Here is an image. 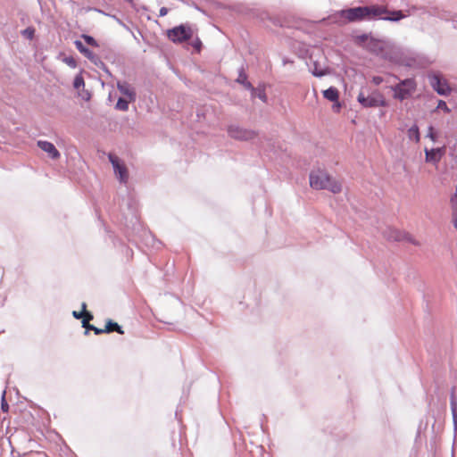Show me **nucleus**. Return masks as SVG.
I'll return each instance as SVG.
<instances>
[{
    "mask_svg": "<svg viewBox=\"0 0 457 457\" xmlns=\"http://www.w3.org/2000/svg\"><path fill=\"white\" fill-rule=\"evenodd\" d=\"M82 54L85 57H87V59H89L91 62H93L94 63H96V62L98 60V57L92 51H90L87 48V50L84 51V53Z\"/></svg>",
    "mask_w": 457,
    "mask_h": 457,
    "instance_id": "nucleus-20",
    "label": "nucleus"
},
{
    "mask_svg": "<svg viewBox=\"0 0 457 457\" xmlns=\"http://www.w3.org/2000/svg\"><path fill=\"white\" fill-rule=\"evenodd\" d=\"M417 84L413 79H406L400 81L391 89L394 91V97L398 100H404L410 97L416 91Z\"/></svg>",
    "mask_w": 457,
    "mask_h": 457,
    "instance_id": "nucleus-4",
    "label": "nucleus"
},
{
    "mask_svg": "<svg viewBox=\"0 0 457 457\" xmlns=\"http://www.w3.org/2000/svg\"><path fill=\"white\" fill-rule=\"evenodd\" d=\"M93 328H95L94 325H91V324H88L87 327H86V334H87V330H93Z\"/></svg>",
    "mask_w": 457,
    "mask_h": 457,
    "instance_id": "nucleus-39",
    "label": "nucleus"
},
{
    "mask_svg": "<svg viewBox=\"0 0 457 457\" xmlns=\"http://www.w3.org/2000/svg\"><path fill=\"white\" fill-rule=\"evenodd\" d=\"M358 102L365 108L386 106V100L382 93L378 90L373 91L370 95L365 96L361 91L357 97Z\"/></svg>",
    "mask_w": 457,
    "mask_h": 457,
    "instance_id": "nucleus-5",
    "label": "nucleus"
},
{
    "mask_svg": "<svg viewBox=\"0 0 457 457\" xmlns=\"http://www.w3.org/2000/svg\"><path fill=\"white\" fill-rule=\"evenodd\" d=\"M451 408H452L453 418L455 420L456 419V412H457V403L455 402L453 397H452V400H451Z\"/></svg>",
    "mask_w": 457,
    "mask_h": 457,
    "instance_id": "nucleus-31",
    "label": "nucleus"
},
{
    "mask_svg": "<svg viewBox=\"0 0 457 457\" xmlns=\"http://www.w3.org/2000/svg\"><path fill=\"white\" fill-rule=\"evenodd\" d=\"M93 331L95 332L96 335H101L105 333L104 328H98L96 327L93 328Z\"/></svg>",
    "mask_w": 457,
    "mask_h": 457,
    "instance_id": "nucleus-35",
    "label": "nucleus"
},
{
    "mask_svg": "<svg viewBox=\"0 0 457 457\" xmlns=\"http://www.w3.org/2000/svg\"><path fill=\"white\" fill-rule=\"evenodd\" d=\"M365 10L363 6L349 8L346 10H342L340 12V16L345 19L349 22L361 21L366 20Z\"/></svg>",
    "mask_w": 457,
    "mask_h": 457,
    "instance_id": "nucleus-7",
    "label": "nucleus"
},
{
    "mask_svg": "<svg viewBox=\"0 0 457 457\" xmlns=\"http://www.w3.org/2000/svg\"><path fill=\"white\" fill-rule=\"evenodd\" d=\"M63 62H65L68 66L71 68H75L77 66V62L72 56H67L63 58Z\"/></svg>",
    "mask_w": 457,
    "mask_h": 457,
    "instance_id": "nucleus-26",
    "label": "nucleus"
},
{
    "mask_svg": "<svg viewBox=\"0 0 457 457\" xmlns=\"http://www.w3.org/2000/svg\"><path fill=\"white\" fill-rule=\"evenodd\" d=\"M133 100H129V98H119L116 108L120 111H127L129 109V103Z\"/></svg>",
    "mask_w": 457,
    "mask_h": 457,
    "instance_id": "nucleus-16",
    "label": "nucleus"
},
{
    "mask_svg": "<svg viewBox=\"0 0 457 457\" xmlns=\"http://www.w3.org/2000/svg\"><path fill=\"white\" fill-rule=\"evenodd\" d=\"M334 103H335V104L333 105V108H334L337 112H338V111H339V109H340V107H341V104H340V103H339L338 101H337V102H334Z\"/></svg>",
    "mask_w": 457,
    "mask_h": 457,
    "instance_id": "nucleus-38",
    "label": "nucleus"
},
{
    "mask_svg": "<svg viewBox=\"0 0 457 457\" xmlns=\"http://www.w3.org/2000/svg\"><path fill=\"white\" fill-rule=\"evenodd\" d=\"M85 82L84 79L81 75H77L74 79L73 86L76 89H79L80 87H84Z\"/></svg>",
    "mask_w": 457,
    "mask_h": 457,
    "instance_id": "nucleus-18",
    "label": "nucleus"
},
{
    "mask_svg": "<svg viewBox=\"0 0 457 457\" xmlns=\"http://www.w3.org/2000/svg\"><path fill=\"white\" fill-rule=\"evenodd\" d=\"M108 159L113 167L114 174L117 179L120 180V182L126 184L129 180V175L124 162H122L114 154H109Z\"/></svg>",
    "mask_w": 457,
    "mask_h": 457,
    "instance_id": "nucleus-6",
    "label": "nucleus"
},
{
    "mask_svg": "<svg viewBox=\"0 0 457 457\" xmlns=\"http://www.w3.org/2000/svg\"><path fill=\"white\" fill-rule=\"evenodd\" d=\"M450 203L451 204H457V186H456V189H455L454 195L451 197Z\"/></svg>",
    "mask_w": 457,
    "mask_h": 457,
    "instance_id": "nucleus-36",
    "label": "nucleus"
},
{
    "mask_svg": "<svg viewBox=\"0 0 457 457\" xmlns=\"http://www.w3.org/2000/svg\"><path fill=\"white\" fill-rule=\"evenodd\" d=\"M117 87L119 91L129 100H135V92L133 88L126 82H118Z\"/></svg>",
    "mask_w": 457,
    "mask_h": 457,
    "instance_id": "nucleus-12",
    "label": "nucleus"
},
{
    "mask_svg": "<svg viewBox=\"0 0 457 457\" xmlns=\"http://www.w3.org/2000/svg\"><path fill=\"white\" fill-rule=\"evenodd\" d=\"M312 74L317 77H321L327 74V70L323 68L318 67L316 64L314 65V69L312 70Z\"/></svg>",
    "mask_w": 457,
    "mask_h": 457,
    "instance_id": "nucleus-24",
    "label": "nucleus"
},
{
    "mask_svg": "<svg viewBox=\"0 0 457 457\" xmlns=\"http://www.w3.org/2000/svg\"><path fill=\"white\" fill-rule=\"evenodd\" d=\"M76 48L79 51V53L83 54L87 47L83 45V43L79 40H76L74 42Z\"/></svg>",
    "mask_w": 457,
    "mask_h": 457,
    "instance_id": "nucleus-29",
    "label": "nucleus"
},
{
    "mask_svg": "<svg viewBox=\"0 0 457 457\" xmlns=\"http://www.w3.org/2000/svg\"><path fill=\"white\" fill-rule=\"evenodd\" d=\"M81 37L85 40V42L87 45H89L91 46H94V47H97L98 46V44H97L96 40L93 37L86 35V34H83L81 36Z\"/></svg>",
    "mask_w": 457,
    "mask_h": 457,
    "instance_id": "nucleus-17",
    "label": "nucleus"
},
{
    "mask_svg": "<svg viewBox=\"0 0 457 457\" xmlns=\"http://www.w3.org/2000/svg\"><path fill=\"white\" fill-rule=\"evenodd\" d=\"M310 186L316 190L328 189L333 194H338L342 191L341 182L322 170L311 172Z\"/></svg>",
    "mask_w": 457,
    "mask_h": 457,
    "instance_id": "nucleus-1",
    "label": "nucleus"
},
{
    "mask_svg": "<svg viewBox=\"0 0 457 457\" xmlns=\"http://www.w3.org/2000/svg\"><path fill=\"white\" fill-rule=\"evenodd\" d=\"M193 35V29L187 24L176 26L167 31L168 38L176 44H180L189 40L192 38Z\"/></svg>",
    "mask_w": 457,
    "mask_h": 457,
    "instance_id": "nucleus-3",
    "label": "nucleus"
},
{
    "mask_svg": "<svg viewBox=\"0 0 457 457\" xmlns=\"http://www.w3.org/2000/svg\"><path fill=\"white\" fill-rule=\"evenodd\" d=\"M438 109H442L444 112L449 113L451 112L450 108L447 106L446 103L443 100H439L437 104Z\"/></svg>",
    "mask_w": 457,
    "mask_h": 457,
    "instance_id": "nucleus-27",
    "label": "nucleus"
},
{
    "mask_svg": "<svg viewBox=\"0 0 457 457\" xmlns=\"http://www.w3.org/2000/svg\"><path fill=\"white\" fill-rule=\"evenodd\" d=\"M395 235H392V236H389V238L391 239H394V240H396V241H399V240H402L403 239V237L401 235L400 232L398 231H394L393 232Z\"/></svg>",
    "mask_w": 457,
    "mask_h": 457,
    "instance_id": "nucleus-32",
    "label": "nucleus"
},
{
    "mask_svg": "<svg viewBox=\"0 0 457 457\" xmlns=\"http://www.w3.org/2000/svg\"><path fill=\"white\" fill-rule=\"evenodd\" d=\"M22 34L23 36H25L27 38L29 39H32L34 37V35H35V29L31 27H29L27 29H25L23 31H22Z\"/></svg>",
    "mask_w": 457,
    "mask_h": 457,
    "instance_id": "nucleus-25",
    "label": "nucleus"
},
{
    "mask_svg": "<svg viewBox=\"0 0 457 457\" xmlns=\"http://www.w3.org/2000/svg\"><path fill=\"white\" fill-rule=\"evenodd\" d=\"M427 137H429L433 142L436 141V134L435 133L434 128L432 126H430L428 128V132Z\"/></svg>",
    "mask_w": 457,
    "mask_h": 457,
    "instance_id": "nucleus-28",
    "label": "nucleus"
},
{
    "mask_svg": "<svg viewBox=\"0 0 457 457\" xmlns=\"http://www.w3.org/2000/svg\"><path fill=\"white\" fill-rule=\"evenodd\" d=\"M72 315L75 319H78V320L82 319L83 310L81 312L73 311Z\"/></svg>",
    "mask_w": 457,
    "mask_h": 457,
    "instance_id": "nucleus-34",
    "label": "nucleus"
},
{
    "mask_svg": "<svg viewBox=\"0 0 457 457\" xmlns=\"http://www.w3.org/2000/svg\"><path fill=\"white\" fill-rule=\"evenodd\" d=\"M192 46L197 51V52H200L201 51V47H202V42L201 40L196 37L193 42H192Z\"/></svg>",
    "mask_w": 457,
    "mask_h": 457,
    "instance_id": "nucleus-30",
    "label": "nucleus"
},
{
    "mask_svg": "<svg viewBox=\"0 0 457 457\" xmlns=\"http://www.w3.org/2000/svg\"><path fill=\"white\" fill-rule=\"evenodd\" d=\"M168 13V9L166 7H162L160 9V16H165Z\"/></svg>",
    "mask_w": 457,
    "mask_h": 457,
    "instance_id": "nucleus-37",
    "label": "nucleus"
},
{
    "mask_svg": "<svg viewBox=\"0 0 457 457\" xmlns=\"http://www.w3.org/2000/svg\"><path fill=\"white\" fill-rule=\"evenodd\" d=\"M37 146L44 152H46L48 156L53 160H57L60 158L61 154L59 151L56 149L54 144L45 140L37 141Z\"/></svg>",
    "mask_w": 457,
    "mask_h": 457,
    "instance_id": "nucleus-11",
    "label": "nucleus"
},
{
    "mask_svg": "<svg viewBox=\"0 0 457 457\" xmlns=\"http://www.w3.org/2000/svg\"><path fill=\"white\" fill-rule=\"evenodd\" d=\"M408 137L410 139L414 140L415 142L420 141V130L418 126L413 125L408 129Z\"/></svg>",
    "mask_w": 457,
    "mask_h": 457,
    "instance_id": "nucleus-15",
    "label": "nucleus"
},
{
    "mask_svg": "<svg viewBox=\"0 0 457 457\" xmlns=\"http://www.w3.org/2000/svg\"><path fill=\"white\" fill-rule=\"evenodd\" d=\"M372 82L375 84V85H379L380 83L383 82V79L379 76H374L372 78Z\"/></svg>",
    "mask_w": 457,
    "mask_h": 457,
    "instance_id": "nucleus-33",
    "label": "nucleus"
},
{
    "mask_svg": "<svg viewBox=\"0 0 457 457\" xmlns=\"http://www.w3.org/2000/svg\"><path fill=\"white\" fill-rule=\"evenodd\" d=\"M430 84L439 95L445 96L450 93L449 86L439 75L430 77Z\"/></svg>",
    "mask_w": 457,
    "mask_h": 457,
    "instance_id": "nucleus-10",
    "label": "nucleus"
},
{
    "mask_svg": "<svg viewBox=\"0 0 457 457\" xmlns=\"http://www.w3.org/2000/svg\"><path fill=\"white\" fill-rule=\"evenodd\" d=\"M323 96L331 102H337L339 98V93L337 88L331 87L323 91Z\"/></svg>",
    "mask_w": 457,
    "mask_h": 457,
    "instance_id": "nucleus-13",
    "label": "nucleus"
},
{
    "mask_svg": "<svg viewBox=\"0 0 457 457\" xmlns=\"http://www.w3.org/2000/svg\"><path fill=\"white\" fill-rule=\"evenodd\" d=\"M445 154V146L432 149L425 148V161L429 163L437 164Z\"/></svg>",
    "mask_w": 457,
    "mask_h": 457,
    "instance_id": "nucleus-9",
    "label": "nucleus"
},
{
    "mask_svg": "<svg viewBox=\"0 0 457 457\" xmlns=\"http://www.w3.org/2000/svg\"><path fill=\"white\" fill-rule=\"evenodd\" d=\"M228 133L230 137L237 140H251L256 137V133L253 130L245 129L236 126H230L228 129Z\"/></svg>",
    "mask_w": 457,
    "mask_h": 457,
    "instance_id": "nucleus-8",
    "label": "nucleus"
},
{
    "mask_svg": "<svg viewBox=\"0 0 457 457\" xmlns=\"http://www.w3.org/2000/svg\"><path fill=\"white\" fill-rule=\"evenodd\" d=\"M82 54L85 57H87V59H89L91 62H93L94 63H96V62L98 60V57L92 51H90L87 48V50L84 51V53Z\"/></svg>",
    "mask_w": 457,
    "mask_h": 457,
    "instance_id": "nucleus-19",
    "label": "nucleus"
},
{
    "mask_svg": "<svg viewBox=\"0 0 457 457\" xmlns=\"http://www.w3.org/2000/svg\"><path fill=\"white\" fill-rule=\"evenodd\" d=\"M81 307L83 309L82 320H87V321L92 320L93 315L87 311V304L85 303H83Z\"/></svg>",
    "mask_w": 457,
    "mask_h": 457,
    "instance_id": "nucleus-23",
    "label": "nucleus"
},
{
    "mask_svg": "<svg viewBox=\"0 0 457 457\" xmlns=\"http://www.w3.org/2000/svg\"><path fill=\"white\" fill-rule=\"evenodd\" d=\"M237 81L243 84L247 88H253L251 83L246 81V75L243 72L240 73Z\"/></svg>",
    "mask_w": 457,
    "mask_h": 457,
    "instance_id": "nucleus-22",
    "label": "nucleus"
},
{
    "mask_svg": "<svg viewBox=\"0 0 457 457\" xmlns=\"http://www.w3.org/2000/svg\"><path fill=\"white\" fill-rule=\"evenodd\" d=\"M452 219L454 228L457 229V204H451Z\"/></svg>",
    "mask_w": 457,
    "mask_h": 457,
    "instance_id": "nucleus-21",
    "label": "nucleus"
},
{
    "mask_svg": "<svg viewBox=\"0 0 457 457\" xmlns=\"http://www.w3.org/2000/svg\"><path fill=\"white\" fill-rule=\"evenodd\" d=\"M363 9L365 10L366 20L379 17L386 21H398L410 14L409 12L407 14H404L402 11H388L386 7L383 5L363 6Z\"/></svg>",
    "mask_w": 457,
    "mask_h": 457,
    "instance_id": "nucleus-2",
    "label": "nucleus"
},
{
    "mask_svg": "<svg viewBox=\"0 0 457 457\" xmlns=\"http://www.w3.org/2000/svg\"><path fill=\"white\" fill-rule=\"evenodd\" d=\"M90 324V321H87V320H82V327L86 328V327Z\"/></svg>",
    "mask_w": 457,
    "mask_h": 457,
    "instance_id": "nucleus-41",
    "label": "nucleus"
},
{
    "mask_svg": "<svg viewBox=\"0 0 457 457\" xmlns=\"http://www.w3.org/2000/svg\"><path fill=\"white\" fill-rule=\"evenodd\" d=\"M104 331L105 333H112L115 331L120 335L124 334V331L122 330L121 327L118 323L112 321V320H107L104 327Z\"/></svg>",
    "mask_w": 457,
    "mask_h": 457,
    "instance_id": "nucleus-14",
    "label": "nucleus"
},
{
    "mask_svg": "<svg viewBox=\"0 0 457 457\" xmlns=\"http://www.w3.org/2000/svg\"><path fill=\"white\" fill-rule=\"evenodd\" d=\"M93 328H95L94 325H91V324H88L87 327H86V334H87V330H93Z\"/></svg>",
    "mask_w": 457,
    "mask_h": 457,
    "instance_id": "nucleus-40",
    "label": "nucleus"
}]
</instances>
